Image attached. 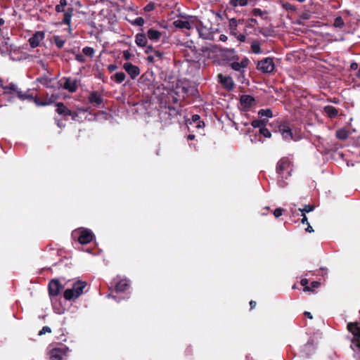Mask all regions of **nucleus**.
I'll use <instances>...</instances> for the list:
<instances>
[{"label":"nucleus","instance_id":"1","mask_svg":"<svg viewBox=\"0 0 360 360\" xmlns=\"http://www.w3.org/2000/svg\"><path fill=\"white\" fill-rule=\"evenodd\" d=\"M291 162L287 158H281L276 165V173L278 174V184L280 187L284 188L288 185L286 180L291 175Z\"/></svg>","mask_w":360,"mask_h":360},{"label":"nucleus","instance_id":"2","mask_svg":"<svg viewBox=\"0 0 360 360\" xmlns=\"http://www.w3.org/2000/svg\"><path fill=\"white\" fill-rule=\"evenodd\" d=\"M86 283L83 281L75 282L71 288H68L64 292V297L67 300H71L79 297L84 291Z\"/></svg>","mask_w":360,"mask_h":360},{"label":"nucleus","instance_id":"3","mask_svg":"<svg viewBox=\"0 0 360 360\" xmlns=\"http://www.w3.org/2000/svg\"><path fill=\"white\" fill-rule=\"evenodd\" d=\"M74 238L77 237V240L81 244H87L92 241L94 238L93 233L86 229L80 228L72 232Z\"/></svg>","mask_w":360,"mask_h":360},{"label":"nucleus","instance_id":"4","mask_svg":"<svg viewBox=\"0 0 360 360\" xmlns=\"http://www.w3.org/2000/svg\"><path fill=\"white\" fill-rule=\"evenodd\" d=\"M347 328L354 335L351 347L354 350L360 349V326L356 323H349L347 325Z\"/></svg>","mask_w":360,"mask_h":360},{"label":"nucleus","instance_id":"5","mask_svg":"<svg viewBox=\"0 0 360 360\" xmlns=\"http://www.w3.org/2000/svg\"><path fill=\"white\" fill-rule=\"evenodd\" d=\"M257 69L263 73H271L275 69L274 59L270 57L265 58L257 63Z\"/></svg>","mask_w":360,"mask_h":360},{"label":"nucleus","instance_id":"6","mask_svg":"<svg viewBox=\"0 0 360 360\" xmlns=\"http://www.w3.org/2000/svg\"><path fill=\"white\" fill-rule=\"evenodd\" d=\"M278 131L285 141L296 140L294 139L291 128L288 122L281 123L278 126Z\"/></svg>","mask_w":360,"mask_h":360},{"label":"nucleus","instance_id":"7","mask_svg":"<svg viewBox=\"0 0 360 360\" xmlns=\"http://www.w3.org/2000/svg\"><path fill=\"white\" fill-rule=\"evenodd\" d=\"M45 34L42 31H37L32 34L28 41L32 48H36L40 45V43L44 40Z\"/></svg>","mask_w":360,"mask_h":360},{"label":"nucleus","instance_id":"8","mask_svg":"<svg viewBox=\"0 0 360 360\" xmlns=\"http://www.w3.org/2000/svg\"><path fill=\"white\" fill-rule=\"evenodd\" d=\"M124 70L129 75L131 79H136L140 75V69L138 66L131 63H125L123 65Z\"/></svg>","mask_w":360,"mask_h":360},{"label":"nucleus","instance_id":"9","mask_svg":"<svg viewBox=\"0 0 360 360\" xmlns=\"http://www.w3.org/2000/svg\"><path fill=\"white\" fill-rule=\"evenodd\" d=\"M249 64V60L247 58H243L240 62L238 61H233L230 63V66L231 68L236 71L240 72H244L245 68H247V66Z\"/></svg>","mask_w":360,"mask_h":360},{"label":"nucleus","instance_id":"10","mask_svg":"<svg viewBox=\"0 0 360 360\" xmlns=\"http://www.w3.org/2000/svg\"><path fill=\"white\" fill-rule=\"evenodd\" d=\"M62 288V285L57 280H52L49 284V291L51 296L58 295Z\"/></svg>","mask_w":360,"mask_h":360},{"label":"nucleus","instance_id":"11","mask_svg":"<svg viewBox=\"0 0 360 360\" xmlns=\"http://www.w3.org/2000/svg\"><path fill=\"white\" fill-rule=\"evenodd\" d=\"M196 30L198 32L199 37L204 39H210L212 37V32L210 29L205 26H203L201 23L196 25Z\"/></svg>","mask_w":360,"mask_h":360},{"label":"nucleus","instance_id":"12","mask_svg":"<svg viewBox=\"0 0 360 360\" xmlns=\"http://www.w3.org/2000/svg\"><path fill=\"white\" fill-rule=\"evenodd\" d=\"M2 89L4 90V94H13V93H17L18 96L21 99L26 98L25 94H22L21 91H17V86L14 84H9L6 86H3Z\"/></svg>","mask_w":360,"mask_h":360},{"label":"nucleus","instance_id":"13","mask_svg":"<svg viewBox=\"0 0 360 360\" xmlns=\"http://www.w3.org/2000/svg\"><path fill=\"white\" fill-rule=\"evenodd\" d=\"M63 88L68 90L70 92L73 93L77 89V81L71 78H66L63 84Z\"/></svg>","mask_w":360,"mask_h":360},{"label":"nucleus","instance_id":"14","mask_svg":"<svg viewBox=\"0 0 360 360\" xmlns=\"http://www.w3.org/2000/svg\"><path fill=\"white\" fill-rule=\"evenodd\" d=\"M56 108V112L60 115H69L72 116V119H75L76 114H73L71 110L68 109L63 103H58Z\"/></svg>","mask_w":360,"mask_h":360},{"label":"nucleus","instance_id":"15","mask_svg":"<svg viewBox=\"0 0 360 360\" xmlns=\"http://www.w3.org/2000/svg\"><path fill=\"white\" fill-rule=\"evenodd\" d=\"M89 101L91 103L98 106L103 103V98L98 92L92 91L89 95Z\"/></svg>","mask_w":360,"mask_h":360},{"label":"nucleus","instance_id":"16","mask_svg":"<svg viewBox=\"0 0 360 360\" xmlns=\"http://www.w3.org/2000/svg\"><path fill=\"white\" fill-rule=\"evenodd\" d=\"M240 104L245 108H250L255 103V99L252 96L249 95H243L240 97Z\"/></svg>","mask_w":360,"mask_h":360},{"label":"nucleus","instance_id":"17","mask_svg":"<svg viewBox=\"0 0 360 360\" xmlns=\"http://www.w3.org/2000/svg\"><path fill=\"white\" fill-rule=\"evenodd\" d=\"M219 77L220 78L221 83L226 89H233L234 82L231 77H223L221 75H219Z\"/></svg>","mask_w":360,"mask_h":360},{"label":"nucleus","instance_id":"18","mask_svg":"<svg viewBox=\"0 0 360 360\" xmlns=\"http://www.w3.org/2000/svg\"><path fill=\"white\" fill-rule=\"evenodd\" d=\"M174 25L177 28L191 30L193 27V24L187 20H176L174 22Z\"/></svg>","mask_w":360,"mask_h":360},{"label":"nucleus","instance_id":"19","mask_svg":"<svg viewBox=\"0 0 360 360\" xmlns=\"http://www.w3.org/2000/svg\"><path fill=\"white\" fill-rule=\"evenodd\" d=\"M162 32L154 30L153 28L149 29L147 32V36L149 39L154 41H158L162 37Z\"/></svg>","mask_w":360,"mask_h":360},{"label":"nucleus","instance_id":"20","mask_svg":"<svg viewBox=\"0 0 360 360\" xmlns=\"http://www.w3.org/2000/svg\"><path fill=\"white\" fill-rule=\"evenodd\" d=\"M26 97H27L26 98H28V96H26ZM29 98L30 100H34V103H36L37 105L45 106V105H50L53 102H54L55 100L56 99V97L54 95H52L49 100L45 101H39L37 98H34L32 96H29Z\"/></svg>","mask_w":360,"mask_h":360},{"label":"nucleus","instance_id":"21","mask_svg":"<svg viewBox=\"0 0 360 360\" xmlns=\"http://www.w3.org/2000/svg\"><path fill=\"white\" fill-rule=\"evenodd\" d=\"M63 352L61 349L55 348L50 351V359L51 360H62Z\"/></svg>","mask_w":360,"mask_h":360},{"label":"nucleus","instance_id":"22","mask_svg":"<svg viewBox=\"0 0 360 360\" xmlns=\"http://www.w3.org/2000/svg\"><path fill=\"white\" fill-rule=\"evenodd\" d=\"M323 111L330 118H335L338 115V109L333 105H326Z\"/></svg>","mask_w":360,"mask_h":360},{"label":"nucleus","instance_id":"23","mask_svg":"<svg viewBox=\"0 0 360 360\" xmlns=\"http://www.w3.org/2000/svg\"><path fill=\"white\" fill-rule=\"evenodd\" d=\"M129 286V281L127 279H122L115 284V289L118 292L126 290Z\"/></svg>","mask_w":360,"mask_h":360},{"label":"nucleus","instance_id":"24","mask_svg":"<svg viewBox=\"0 0 360 360\" xmlns=\"http://www.w3.org/2000/svg\"><path fill=\"white\" fill-rule=\"evenodd\" d=\"M136 44L140 47H144L146 46L147 39L144 34H137L135 39Z\"/></svg>","mask_w":360,"mask_h":360},{"label":"nucleus","instance_id":"25","mask_svg":"<svg viewBox=\"0 0 360 360\" xmlns=\"http://www.w3.org/2000/svg\"><path fill=\"white\" fill-rule=\"evenodd\" d=\"M72 8H69L65 13H64V18L63 19V22L65 25H70V21L72 16Z\"/></svg>","mask_w":360,"mask_h":360},{"label":"nucleus","instance_id":"26","mask_svg":"<svg viewBox=\"0 0 360 360\" xmlns=\"http://www.w3.org/2000/svg\"><path fill=\"white\" fill-rule=\"evenodd\" d=\"M336 136L340 140H345L349 136V131L345 129H340L336 131Z\"/></svg>","mask_w":360,"mask_h":360},{"label":"nucleus","instance_id":"27","mask_svg":"<svg viewBox=\"0 0 360 360\" xmlns=\"http://www.w3.org/2000/svg\"><path fill=\"white\" fill-rule=\"evenodd\" d=\"M126 78V75L124 72H116L114 76L112 77V79L115 80V82L118 83V84H120L122 83V82L124 81Z\"/></svg>","mask_w":360,"mask_h":360},{"label":"nucleus","instance_id":"28","mask_svg":"<svg viewBox=\"0 0 360 360\" xmlns=\"http://www.w3.org/2000/svg\"><path fill=\"white\" fill-rule=\"evenodd\" d=\"M249 0H230L229 4L232 7L245 6L248 4Z\"/></svg>","mask_w":360,"mask_h":360},{"label":"nucleus","instance_id":"29","mask_svg":"<svg viewBox=\"0 0 360 360\" xmlns=\"http://www.w3.org/2000/svg\"><path fill=\"white\" fill-rule=\"evenodd\" d=\"M251 50L252 53L256 54H260L262 53V49L260 48V44L257 41H254L251 44Z\"/></svg>","mask_w":360,"mask_h":360},{"label":"nucleus","instance_id":"30","mask_svg":"<svg viewBox=\"0 0 360 360\" xmlns=\"http://www.w3.org/2000/svg\"><path fill=\"white\" fill-rule=\"evenodd\" d=\"M54 42L58 49L63 47L65 44V40L62 39L59 36L53 37Z\"/></svg>","mask_w":360,"mask_h":360},{"label":"nucleus","instance_id":"31","mask_svg":"<svg viewBox=\"0 0 360 360\" xmlns=\"http://www.w3.org/2000/svg\"><path fill=\"white\" fill-rule=\"evenodd\" d=\"M66 5L67 0H60V4L56 6V11L58 13L63 12Z\"/></svg>","mask_w":360,"mask_h":360},{"label":"nucleus","instance_id":"32","mask_svg":"<svg viewBox=\"0 0 360 360\" xmlns=\"http://www.w3.org/2000/svg\"><path fill=\"white\" fill-rule=\"evenodd\" d=\"M259 115L261 117H271L273 116L272 111L270 109L261 110L259 111Z\"/></svg>","mask_w":360,"mask_h":360},{"label":"nucleus","instance_id":"33","mask_svg":"<svg viewBox=\"0 0 360 360\" xmlns=\"http://www.w3.org/2000/svg\"><path fill=\"white\" fill-rule=\"evenodd\" d=\"M252 126L254 128H259L260 129L262 127H265V122L264 120H255L252 122Z\"/></svg>","mask_w":360,"mask_h":360},{"label":"nucleus","instance_id":"34","mask_svg":"<svg viewBox=\"0 0 360 360\" xmlns=\"http://www.w3.org/2000/svg\"><path fill=\"white\" fill-rule=\"evenodd\" d=\"M309 281L307 278H302L300 281V284L304 286V290L305 292H313V290L310 286L308 285Z\"/></svg>","mask_w":360,"mask_h":360},{"label":"nucleus","instance_id":"35","mask_svg":"<svg viewBox=\"0 0 360 360\" xmlns=\"http://www.w3.org/2000/svg\"><path fill=\"white\" fill-rule=\"evenodd\" d=\"M82 52L84 55L93 57L94 55V50L91 47L86 46L83 48Z\"/></svg>","mask_w":360,"mask_h":360},{"label":"nucleus","instance_id":"36","mask_svg":"<svg viewBox=\"0 0 360 360\" xmlns=\"http://www.w3.org/2000/svg\"><path fill=\"white\" fill-rule=\"evenodd\" d=\"M314 209V205H305L304 207L302 209L300 208L299 211H300L302 212V214H305V213H308V212L313 211Z\"/></svg>","mask_w":360,"mask_h":360},{"label":"nucleus","instance_id":"37","mask_svg":"<svg viewBox=\"0 0 360 360\" xmlns=\"http://www.w3.org/2000/svg\"><path fill=\"white\" fill-rule=\"evenodd\" d=\"M252 14L255 16H259L263 18L264 15L266 14V12L262 11L260 8H256L252 10Z\"/></svg>","mask_w":360,"mask_h":360},{"label":"nucleus","instance_id":"38","mask_svg":"<svg viewBox=\"0 0 360 360\" xmlns=\"http://www.w3.org/2000/svg\"><path fill=\"white\" fill-rule=\"evenodd\" d=\"M38 81L46 87H49V84L51 82V79L48 77H40L38 79Z\"/></svg>","mask_w":360,"mask_h":360},{"label":"nucleus","instance_id":"39","mask_svg":"<svg viewBox=\"0 0 360 360\" xmlns=\"http://www.w3.org/2000/svg\"><path fill=\"white\" fill-rule=\"evenodd\" d=\"M259 131L266 138H270L271 136V134L270 131L268 129H266L265 127H262L259 129Z\"/></svg>","mask_w":360,"mask_h":360},{"label":"nucleus","instance_id":"40","mask_svg":"<svg viewBox=\"0 0 360 360\" xmlns=\"http://www.w3.org/2000/svg\"><path fill=\"white\" fill-rule=\"evenodd\" d=\"M344 25V21L341 17H338L335 19L334 26L336 27H342Z\"/></svg>","mask_w":360,"mask_h":360},{"label":"nucleus","instance_id":"41","mask_svg":"<svg viewBox=\"0 0 360 360\" xmlns=\"http://www.w3.org/2000/svg\"><path fill=\"white\" fill-rule=\"evenodd\" d=\"M144 22V19L142 17H138L134 20L132 24L137 26H142L143 25Z\"/></svg>","mask_w":360,"mask_h":360},{"label":"nucleus","instance_id":"42","mask_svg":"<svg viewBox=\"0 0 360 360\" xmlns=\"http://www.w3.org/2000/svg\"><path fill=\"white\" fill-rule=\"evenodd\" d=\"M132 57L131 53L129 50H126L123 51V58L128 60H130Z\"/></svg>","mask_w":360,"mask_h":360},{"label":"nucleus","instance_id":"43","mask_svg":"<svg viewBox=\"0 0 360 360\" xmlns=\"http://www.w3.org/2000/svg\"><path fill=\"white\" fill-rule=\"evenodd\" d=\"M51 330L49 326H44L42 329L39 331V335H41L46 333H51Z\"/></svg>","mask_w":360,"mask_h":360},{"label":"nucleus","instance_id":"44","mask_svg":"<svg viewBox=\"0 0 360 360\" xmlns=\"http://www.w3.org/2000/svg\"><path fill=\"white\" fill-rule=\"evenodd\" d=\"M283 214V210L281 208H277L274 212V215L275 217L278 218L281 216Z\"/></svg>","mask_w":360,"mask_h":360},{"label":"nucleus","instance_id":"45","mask_svg":"<svg viewBox=\"0 0 360 360\" xmlns=\"http://www.w3.org/2000/svg\"><path fill=\"white\" fill-rule=\"evenodd\" d=\"M76 60L80 63H84L85 61V58L83 55L77 54L75 57Z\"/></svg>","mask_w":360,"mask_h":360},{"label":"nucleus","instance_id":"46","mask_svg":"<svg viewBox=\"0 0 360 360\" xmlns=\"http://www.w3.org/2000/svg\"><path fill=\"white\" fill-rule=\"evenodd\" d=\"M248 22L249 25L252 27L257 23V20L255 18H250Z\"/></svg>","mask_w":360,"mask_h":360},{"label":"nucleus","instance_id":"47","mask_svg":"<svg viewBox=\"0 0 360 360\" xmlns=\"http://www.w3.org/2000/svg\"><path fill=\"white\" fill-rule=\"evenodd\" d=\"M320 286V283L318 281H313L311 283V288L313 290V288H317Z\"/></svg>","mask_w":360,"mask_h":360},{"label":"nucleus","instance_id":"48","mask_svg":"<svg viewBox=\"0 0 360 360\" xmlns=\"http://www.w3.org/2000/svg\"><path fill=\"white\" fill-rule=\"evenodd\" d=\"M117 68V65H114V64H110L108 66V70L110 71V72H113L115 71L116 69Z\"/></svg>","mask_w":360,"mask_h":360},{"label":"nucleus","instance_id":"49","mask_svg":"<svg viewBox=\"0 0 360 360\" xmlns=\"http://www.w3.org/2000/svg\"><path fill=\"white\" fill-rule=\"evenodd\" d=\"M154 52V57H157L158 58H161L162 56V53L160 52L159 51H153Z\"/></svg>","mask_w":360,"mask_h":360},{"label":"nucleus","instance_id":"50","mask_svg":"<svg viewBox=\"0 0 360 360\" xmlns=\"http://www.w3.org/2000/svg\"><path fill=\"white\" fill-rule=\"evenodd\" d=\"M153 8H154V5L152 4H148L145 7V10L147 11H150L153 10Z\"/></svg>","mask_w":360,"mask_h":360},{"label":"nucleus","instance_id":"51","mask_svg":"<svg viewBox=\"0 0 360 360\" xmlns=\"http://www.w3.org/2000/svg\"><path fill=\"white\" fill-rule=\"evenodd\" d=\"M237 38L241 42H243L245 40V36L244 34H240L237 37Z\"/></svg>","mask_w":360,"mask_h":360},{"label":"nucleus","instance_id":"52","mask_svg":"<svg viewBox=\"0 0 360 360\" xmlns=\"http://www.w3.org/2000/svg\"><path fill=\"white\" fill-rule=\"evenodd\" d=\"M302 223L308 224V220H307V218L305 214H302Z\"/></svg>","mask_w":360,"mask_h":360},{"label":"nucleus","instance_id":"53","mask_svg":"<svg viewBox=\"0 0 360 360\" xmlns=\"http://www.w3.org/2000/svg\"><path fill=\"white\" fill-rule=\"evenodd\" d=\"M228 37L225 34H221L219 36V40L221 41H226L227 40Z\"/></svg>","mask_w":360,"mask_h":360},{"label":"nucleus","instance_id":"54","mask_svg":"<svg viewBox=\"0 0 360 360\" xmlns=\"http://www.w3.org/2000/svg\"><path fill=\"white\" fill-rule=\"evenodd\" d=\"M147 60H148V61H149L150 63H153L154 60H155V57H154L153 55V56H148Z\"/></svg>","mask_w":360,"mask_h":360},{"label":"nucleus","instance_id":"55","mask_svg":"<svg viewBox=\"0 0 360 360\" xmlns=\"http://www.w3.org/2000/svg\"><path fill=\"white\" fill-rule=\"evenodd\" d=\"M351 69L356 70L358 68V64L356 63H353L351 64Z\"/></svg>","mask_w":360,"mask_h":360},{"label":"nucleus","instance_id":"56","mask_svg":"<svg viewBox=\"0 0 360 360\" xmlns=\"http://www.w3.org/2000/svg\"><path fill=\"white\" fill-rule=\"evenodd\" d=\"M356 78L359 80H360V68L358 70L356 74ZM358 86H360V82L358 84Z\"/></svg>","mask_w":360,"mask_h":360},{"label":"nucleus","instance_id":"57","mask_svg":"<svg viewBox=\"0 0 360 360\" xmlns=\"http://www.w3.org/2000/svg\"><path fill=\"white\" fill-rule=\"evenodd\" d=\"M200 119V116L198 115H193L192 117V120L195 122L196 121H198V120Z\"/></svg>","mask_w":360,"mask_h":360},{"label":"nucleus","instance_id":"58","mask_svg":"<svg viewBox=\"0 0 360 360\" xmlns=\"http://www.w3.org/2000/svg\"><path fill=\"white\" fill-rule=\"evenodd\" d=\"M305 230H306V231L309 232V233H311L314 231V229L309 224H308L307 228Z\"/></svg>","mask_w":360,"mask_h":360},{"label":"nucleus","instance_id":"59","mask_svg":"<svg viewBox=\"0 0 360 360\" xmlns=\"http://www.w3.org/2000/svg\"><path fill=\"white\" fill-rule=\"evenodd\" d=\"M250 305L251 309H253L256 306V302L255 301L252 300L250 302Z\"/></svg>","mask_w":360,"mask_h":360},{"label":"nucleus","instance_id":"60","mask_svg":"<svg viewBox=\"0 0 360 360\" xmlns=\"http://www.w3.org/2000/svg\"><path fill=\"white\" fill-rule=\"evenodd\" d=\"M304 315H305L306 316H307L309 319H312V315L311 314V313H310V312L305 311V312H304Z\"/></svg>","mask_w":360,"mask_h":360},{"label":"nucleus","instance_id":"61","mask_svg":"<svg viewBox=\"0 0 360 360\" xmlns=\"http://www.w3.org/2000/svg\"><path fill=\"white\" fill-rule=\"evenodd\" d=\"M153 51V47L151 46H149L147 47V50L146 51V53H148L149 51Z\"/></svg>","mask_w":360,"mask_h":360},{"label":"nucleus","instance_id":"62","mask_svg":"<svg viewBox=\"0 0 360 360\" xmlns=\"http://www.w3.org/2000/svg\"><path fill=\"white\" fill-rule=\"evenodd\" d=\"M5 24V20L4 18H0V26H2Z\"/></svg>","mask_w":360,"mask_h":360},{"label":"nucleus","instance_id":"63","mask_svg":"<svg viewBox=\"0 0 360 360\" xmlns=\"http://www.w3.org/2000/svg\"><path fill=\"white\" fill-rule=\"evenodd\" d=\"M188 139H190V140H193V139H195V135H193V134H189V135L188 136Z\"/></svg>","mask_w":360,"mask_h":360},{"label":"nucleus","instance_id":"64","mask_svg":"<svg viewBox=\"0 0 360 360\" xmlns=\"http://www.w3.org/2000/svg\"><path fill=\"white\" fill-rule=\"evenodd\" d=\"M56 313H58V314H62V313H63V311H60V310H57V311L56 310Z\"/></svg>","mask_w":360,"mask_h":360}]
</instances>
